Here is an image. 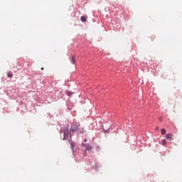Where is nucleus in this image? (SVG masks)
<instances>
[{
	"label": "nucleus",
	"mask_w": 182,
	"mask_h": 182,
	"mask_svg": "<svg viewBox=\"0 0 182 182\" xmlns=\"http://www.w3.org/2000/svg\"><path fill=\"white\" fill-rule=\"evenodd\" d=\"M79 123L73 124L70 128L71 132H77L79 130Z\"/></svg>",
	"instance_id": "f257e3e1"
},
{
	"label": "nucleus",
	"mask_w": 182,
	"mask_h": 182,
	"mask_svg": "<svg viewBox=\"0 0 182 182\" xmlns=\"http://www.w3.org/2000/svg\"><path fill=\"white\" fill-rule=\"evenodd\" d=\"M82 146L85 147L86 150H92V146L90 144H82Z\"/></svg>",
	"instance_id": "f03ea898"
},
{
	"label": "nucleus",
	"mask_w": 182,
	"mask_h": 182,
	"mask_svg": "<svg viewBox=\"0 0 182 182\" xmlns=\"http://www.w3.org/2000/svg\"><path fill=\"white\" fill-rule=\"evenodd\" d=\"M166 139H168V140H170V141H171V140H173V134H168L166 136Z\"/></svg>",
	"instance_id": "7ed1b4c3"
},
{
	"label": "nucleus",
	"mask_w": 182,
	"mask_h": 182,
	"mask_svg": "<svg viewBox=\"0 0 182 182\" xmlns=\"http://www.w3.org/2000/svg\"><path fill=\"white\" fill-rule=\"evenodd\" d=\"M71 63L75 65L76 63V57L75 55H73Z\"/></svg>",
	"instance_id": "20e7f679"
},
{
	"label": "nucleus",
	"mask_w": 182,
	"mask_h": 182,
	"mask_svg": "<svg viewBox=\"0 0 182 182\" xmlns=\"http://www.w3.org/2000/svg\"><path fill=\"white\" fill-rule=\"evenodd\" d=\"M78 129H79V130L77 131V132H78V133H84L85 129L83 128L78 127Z\"/></svg>",
	"instance_id": "39448f33"
},
{
	"label": "nucleus",
	"mask_w": 182,
	"mask_h": 182,
	"mask_svg": "<svg viewBox=\"0 0 182 182\" xmlns=\"http://www.w3.org/2000/svg\"><path fill=\"white\" fill-rule=\"evenodd\" d=\"M68 137H69V134L64 132V140H65V139H68Z\"/></svg>",
	"instance_id": "423d86ee"
},
{
	"label": "nucleus",
	"mask_w": 182,
	"mask_h": 182,
	"mask_svg": "<svg viewBox=\"0 0 182 182\" xmlns=\"http://www.w3.org/2000/svg\"><path fill=\"white\" fill-rule=\"evenodd\" d=\"M66 95H67V96H72L73 95V93H72V92H70V91H66Z\"/></svg>",
	"instance_id": "0eeeda50"
},
{
	"label": "nucleus",
	"mask_w": 182,
	"mask_h": 182,
	"mask_svg": "<svg viewBox=\"0 0 182 182\" xmlns=\"http://www.w3.org/2000/svg\"><path fill=\"white\" fill-rule=\"evenodd\" d=\"M82 22H86V16H81Z\"/></svg>",
	"instance_id": "6e6552de"
},
{
	"label": "nucleus",
	"mask_w": 182,
	"mask_h": 182,
	"mask_svg": "<svg viewBox=\"0 0 182 182\" xmlns=\"http://www.w3.org/2000/svg\"><path fill=\"white\" fill-rule=\"evenodd\" d=\"M7 76L8 77H13L14 75L11 72H9Z\"/></svg>",
	"instance_id": "1a4fd4ad"
},
{
	"label": "nucleus",
	"mask_w": 182,
	"mask_h": 182,
	"mask_svg": "<svg viewBox=\"0 0 182 182\" xmlns=\"http://www.w3.org/2000/svg\"><path fill=\"white\" fill-rule=\"evenodd\" d=\"M166 144H167V141H166V139H163L162 140V145L166 146Z\"/></svg>",
	"instance_id": "9d476101"
},
{
	"label": "nucleus",
	"mask_w": 182,
	"mask_h": 182,
	"mask_svg": "<svg viewBox=\"0 0 182 182\" xmlns=\"http://www.w3.org/2000/svg\"><path fill=\"white\" fill-rule=\"evenodd\" d=\"M161 133V134H166V129H162Z\"/></svg>",
	"instance_id": "9b49d317"
},
{
	"label": "nucleus",
	"mask_w": 182,
	"mask_h": 182,
	"mask_svg": "<svg viewBox=\"0 0 182 182\" xmlns=\"http://www.w3.org/2000/svg\"><path fill=\"white\" fill-rule=\"evenodd\" d=\"M70 146H71V149H73V147H75V143L71 142Z\"/></svg>",
	"instance_id": "f8f14e48"
},
{
	"label": "nucleus",
	"mask_w": 182,
	"mask_h": 182,
	"mask_svg": "<svg viewBox=\"0 0 182 182\" xmlns=\"http://www.w3.org/2000/svg\"><path fill=\"white\" fill-rule=\"evenodd\" d=\"M84 141H87V139H85Z\"/></svg>",
	"instance_id": "ddd939ff"
},
{
	"label": "nucleus",
	"mask_w": 182,
	"mask_h": 182,
	"mask_svg": "<svg viewBox=\"0 0 182 182\" xmlns=\"http://www.w3.org/2000/svg\"><path fill=\"white\" fill-rule=\"evenodd\" d=\"M43 69H44L43 68H41V70H43Z\"/></svg>",
	"instance_id": "4468645a"
},
{
	"label": "nucleus",
	"mask_w": 182,
	"mask_h": 182,
	"mask_svg": "<svg viewBox=\"0 0 182 182\" xmlns=\"http://www.w3.org/2000/svg\"><path fill=\"white\" fill-rule=\"evenodd\" d=\"M156 130H159V127H156Z\"/></svg>",
	"instance_id": "2eb2a0df"
}]
</instances>
